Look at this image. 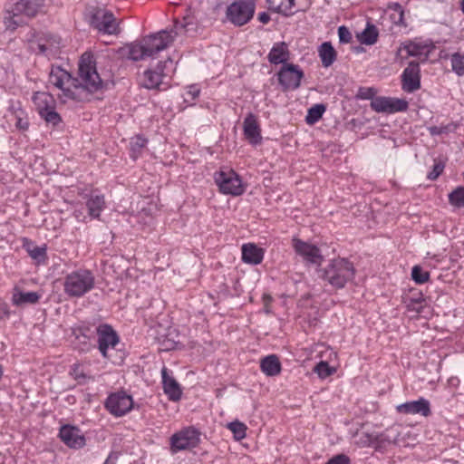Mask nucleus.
<instances>
[{
  "label": "nucleus",
  "instance_id": "nucleus-51",
  "mask_svg": "<svg viewBox=\"0 0 464 464\" xmlns=\"http://www.w3.org/2000/svg\"><path fill=\"white\" fill-rule=\"evenodd\" d=\"M286 16L292 15L297 12V8H295V0H286Z\"/></svg>",
  "mask_w": 464,
  "mask_h": 464
},
{
  "label": "nucleus",
  "instance_id": "nucleus-17",
  "mask_svg": "<svg viewBox=\"0 0 464 464\" xmlns=\"http://www.w3.org/2000/svg\"><path fill=\"white\" fill-rule=\"evenodd\" d=\"M401 89L412 93L420 89V69L417 62L411 61L401 74Z\"/></svg>",
  "mask_w": 464,
  "mask_h": 464
},
{
  "label": "nucleus",
  "instance_id": "nucleus-44",
  "mask_svg": "<svg viewBox=\"0 0 464 464\" xmlns=\"http://www.w3.org/2000/svg\"><path fill=\"white\" fill-rule=\"evenodd\" d=\"M15 127L21 130H27L29 128V121L26 117L24 116V111H19L15 112Z\"/></svg>",
  "mask_w": 464,
  "mask_h": 464
},
{
  "label": "nucleus",
  "instance_id": "nucleus-34",
  "mask_svg": "<svg viewBox=\"0 0 464 464\" xmlns=\"http://www.w3.org/2000/svg\"><path fill=\"white\" fill-rule=\"evenodd\" d=\"M325 111V106L324 104H315L312 106L305 116V121L307 124H314L323 116Z\"/></svg>",
  "mask_w": 464,
  "mask_h": 464
},
{
  "label": "nucleus",
  "instance_id": "nucleus-53",
  "mask_svg": "<svg viewBox=\"0 0 464 464\" xmlns=\"http://www.w3.org/2000/svg\"><path fill=\"white\" fill-rule=\"evenodd\" d=\"M10 314V311L7 304L3 301H0V318L8 317Z\"/></svg>",
  "mask_w": 464,
  "mask_h": 464
},
{
  "label": "nucleus",
  "instance_id": "nucleus-15",
  "mask_svg": "<svg viewBox=\"0 0 464 464\" xmlns=\"http://www.w3.org/2000/svg\"><path fill=\"white\" fill-rule=\"evenodd\" d=\"M105 407L112 415L121 417L132 409L133 400L124 392H115L107 398Z\"/></svg>",
  "mask_w": 464,
  "mask_h": 464
},
{
  "label": "nucleus",
  "instance_id": "nucleus-43",
  "mask_svg": "<svg viewBox=\"0 0 464 464\" xmlns=\"http://www.w3.org/2000/svg\"><path fill=\"white\" fill-rule=\"evenodd\" d=\"M390 8L393 10L392 18L396 24H402L404 18V11L402 6L398 3H393L390 5Z\"/></svg>",
  "mask_w": 464,
  "mask_h": 464
},
{
  "label": "nucleus",
  "instance_id": "nucleus-21",
  "mask_svg": "<svg viewBox=\"0 0 464 464\" xmlns=\"http://www.w3.org/2000/svg\"><path fill=\"white\" fill-rule=\"evenodd\" d=\"M243 131L250 144L256 146L262 142L261 129L256 116L252 112L248 113L244 120Z\"/></svg>",
  "mask_w": 464,
  "mask_h": 464
},
{
  "label": "nucleus",
  "instance_id": "nucleus-18",
  "mask_svg": "<svg viewBox=\"0 0 464 464\" xmlns=\"http://www.w3.org/2000/svg\"><path fill=\"white\" fill-rule=\"evenodd\" d=\"M430 50L428 44L407 41L399 47L397 56L401 60L412 56L417 57L420 62H425L429 58Z\"/></svg>",
  "mask_w": 464,
  "mask_h": 464
},
{
  "label": "nucleus",
  "instance_id": "nucleus-12",
  "mask_svg": "<svg viewBox=\"0 0 464 464\" xmlns=\"http://www.w3.org/2000/svg\"><path fill=\"white\" fill-rule=\"evenodd\" d=\"M276 75L282 90L288 92L295 91L300 87L304 73L299 65L285 63L280 68Z\"/></svg>",
  "mask_w": 464,
  "mask_h": 464
},
{
  "label": "nucleus",
  "instance_id": "nucleus-20",
  "mask_svg": "<svg viewBox=\"0 0 464 464\" xmlns=\"http://www.w3.org/2000/svg\"><path fill=\"white\" fill-rule=\"evenodd\" d=\"M61 440L69 448L81 449L85 445V438L75 426L63 425L59 431Z\"/></svg>",
  "mask_w": 464,
  "mask_h": 464
},
{
  "label": "nucleus",
  "instance_id": "nucleus-19",
  "mask_svg": "<svg viewBox=\"0 0 464 464\" xmlns=\"http://www.w3.org/2000/svg\"><path fill=\"white\" fill-rule=\"evenodd\" d=\"M398 413L406 415L419 414L423 417H428L431 414L430 401L420 397L417 401H410L396 406Z\"/></svg>",
  "mask_w": 464,
  "mask_h": 464
},
{
  "label": "nucleus",
  "instance_id": "nucleus-45",
  "mask_svg": "<svg viewBox=\"0 0 464 464\" xmlns=\"http://www.w3.org/2000/svg\"><path fill=\"white\" fill-rule=\"evenodd\" d=\"M445 165L441 161H435L432 170L428 173L427 178L430 180H435L439 178V176L443 172Z\"/></svg>",
  "mask_w": 464,
  "mask_h": 464
},
{
  "label": "nucleus",
  "instance_id": "nucleus-22",
  "mask_svg": "<svg viewBox=\"0 0 464 464\" xmlns=\"http://www.w3.org/2000/svg\"><path fill=\"white\" fill-rule=\"evenodd\" d=\"M162 386L169 401H178L182 395V390L175 378L169 374L166 366L161 369Z\"/></svg>",
  "mask_w": 464,
  "mask_h": 464
},
{
  "label": "nucleus",
  "instance_id": "nucleus-38",
  "mask_svg": "<svg viewBox=\"0 0 464 464\" xmlns=\"http://www.w3.org/2000/svg\"><path fill=\"white\" fill-rule=\"evenodd\" d=\"M39 115L47 123H50L53 126H57L62 121V118L60 114L56 112L55 108L41 111Z\"/></svg>",
  "mask_w": 464,
  "mask_h": 464
},
{
  "label": "nucleus",
  "instance_id": "nucleus-42",
  "mask_svg": "<svg viewBox=\"0 0 464 464\" xmlns=\"http://www.w3.org/2000/svg\"><path fill=\"white\" fill-rule=\"evenodd\" d=\"M268 9L286 15V0H266Z\"/></svg>",
  "mask_w": 464,
  "mask_h": 464
},
{
  "label": "nucleus",
  "instance_id": "nucleus-49",
  "mask_svg": "<svg viewBox=\"0 0 464 464\" xmlns=\"http://www.w3.org/2000/svg\"><path fill=\"white\" fill-rule=\"evenodd\" d=\"M350 459L344 454H338L331 458L325 464H350Z\"/></svg>",
  "mask_w": 464,
  "mask_h": 464
},
{
  "label": "nucleus",
  "instance_id": "nucleus-9",
  "mask_svg": "<svg viewBox=\"0 0 464 464\" xmlns=\"http://www.w3.org/2000/svg\"><path fill=\"white\" fill-rule=\"evenodd\" d=\"M255 9V0H235L227 8V18L233 24L242 26L253 18Z\"/></svg>",
  "mask_w": 464,
  "mask_h": 464
},
{
  "label": "nucleus",
  "instance_id": "nucleus-50",
  "mask_svg": "<svg viewBox=\"0 0 464 464\" xmlns=\"http://www.w3.org/2000/svg\"><path fill=\"white\" fill-rule=\"evenodd\" d=\"M440 135L448 134L450 132L455 131V130L457 129V124L454 122H450L446 125H440Z\"/></svg>",
  "mask_w": 464,
  "mask_h": 464
},
{
  "label": "nucleus",
  "instance_id": "nucleus-2",
  "mask_svg": "<svg viewBox=\"0 0 464 464\" xmlns=\"http://www.w3.org/2000/svg\"><path fill=\"white\" fill-rule=\"evenodd\" d=\"M182 23H176L174 29L162 30L141 38L140 41L129 44L121 49V53L129 60L140 61L149 58L155 59L158 53L167 49L183 28Z\"/></svg>",
  "mask_w": 464,
  "mask_h": 464
},
{
  "label": "nucleus",
  "instance_id": "nucleus-10",
  "mask_svg": "<svg viewBox=\"0 0 464 464\" xmlns=\"http://www.w3.org/2000/svg\"><path fill=\"white\" fill-rule=\"evenodd\" d=\"M200 441V433L194 427H187L175 432L169 439L172 454L196 448Z\"/></svg>",
  "mask_w": 464,
  "mask_h": 464
},
{
  "label": "nucleus",
  "instance_id": "nucleus-5",
  "mask_svg": "<svg viewBox=\"0 0 464 464\" xmlns=\"http://www.w3.org/2000/svg\"><path fill=\"white\" fill-rule=\"evenodd\" d=\"M63 286L67 296L80 298L94 288L95 276L91 270L79 268L64 276Z\"/></svg>",
  "mask_w": 464,
  "mask_h": 464
},
{
  "label": "nucleus",
  "instance_id": "nucleus-14",
  "mask_svg": "<svg viewBox=\"0 0 464 464\" xmlns=\"http://www.w3.org/2000/svg\"><path fill=\"white\" fill-rule=\"evenodd\" d=\"M371 108L376 112H404L409 109V102L401 98L378 96L372 100Z\"/></svg>",
  "mask_w": 464,
  "mask_h": 464
},
{
  "label": "nucleus",
  "instance_id": "nucleus-58",
  "mask_svg": "<svg viewBox=\"0 0 464 464\" xmlns=\"http://www.w3.org/2000/svg\"><path fill=\"white\" fill-rule=\"evenodd\" d=\"M460 7H461V11L464 13V0H461Z\"/></svg>",
  "mask_w": 464,
  "mask_h": 464
},
{
  "label": "nucleus",
  "instance_id": "nucleus-35",
  "mask_svg": "<svg viewBox=\"0 0 464 464\" xmlns=\"http://www.w3.org/2000/svg\"><path fill=\"white\" fill-rule=\"evenodd\" d=\"M227 429L233 433L236 440H241L246 436L247 427L245 423L235 420L227 424Z\"/></svg>",
  "mask_w": 464,
  "mask_h": 464
},
{
  "label": "nucleus",
  "instance_id": "nucleus-36",
  "mask_svg": "<svg viewBox=\"0 0 464 464\" xmlns=\"http://www.w3.org/2000/svg\"><path fill=\"white\" fill-rule=\"evenodd\" d=\"M449 202L455 208H464V187H458L449 194Z\"/></svg>",
  "mask_w": 464,
  "mask_h": 464
},
{
  "label": "nucleus",
  "instance_id": "nucleus-32",
  "mask_svg": "<svg viewBox=\"0 0 464 464\" xmlns=\"http://www.w3.org/2000/svg\"><path fill=\"white\" fill-rule=\"evenodd\" d=\"M379 30L372 23L368 22L364 30L357 34L358 41L366 45H372L378 41Z\"/></svg>",
  "mask_w": 464,
  "mask_h": 464
},
{
  "label": "nucleus",
  "instance_id": "nucleus-47",
  "mask_svg": "<svg viewBox=\"0 0 464 464\" xmlns=\"http://www.w3.org/2000/svg\"><path fill=\"white\" fill-rule=\"evenodd\" d=\"M200 89L197 85H190L188 86V90L186 91V102H194L197 100V98L199 96Z\"/></svg>",
  "mask_w": 464,
  "mask_h": 464
},
{
  "label": "nucleus",
  "instance_id": "nucleus-40",
  "mask_svg": "<svg viewBox=\"0 0 464 464\" xmlns=\"http://www.w3.org/2000/svg\"><path fill=\"white\" fill-rule=\"evenodd\" d=\"M314 371L320 378L324 379L332 375L335 372V369L331 367L328 362L321 361L315 365Z\"/></svg>",
  "mask_w": 464,
  "mask_h": 464
},
{
  "label": "nucleus",
  "instance_id": "nucleus-25",
  "mask_svg": "<svg viewBox=\"0 0 464 464\" xmlns=\"http://www.w3.org/2000/svg\"><path fill=\"white\" fill-rule=\"evenodd\" d=\"M290 58V52L288 45L285 42H278L274 44L271 48L267 59L272 64H285Z\"/></svg>",
  "mask_w": 464,
  "mask_h": 464
},
{
  "label": "nucleus",
  "instance_id": "nucleus-29",
  "mask_svg": "<svg viewBox=\"0 0 464 464\" xmlns=\"http://www.w3.org/2000/svg\"><path fill=\"white\" fill-rule=\"evenodd\" d=\"M33 102L38 113L55 108V100L53 95L45 92H36L33 96Z\"/></svg>",
  "mask_w": 464,
  "mask_h": 464
},
{
  "label": "nucleus",
  "instance_id": "nucleus-57",
  "mask_svg": "<svg viewBox=\"0 0 464 464\" xmlns=\"http://www.w3.org/2000/svg\"><path fill=\"white\" fill-rule=\"evenodd\" d=\"M440 126H430L429 128V131L430 135L432 136H439L440 135Z\"/></svg>",
  "mask_w": 464,
  "mask_h": 464
},
{
  "label": "nucleus",
  "instance_id": "nucleus-54",
  "mask_svg": "<svg viewBox=\"0 0 464 464\" xmlns=\"http://www.w3.org/2000/svg\"><path fill=\"white\" fill-rule=\"evenodd\" d=\"M360 93V97L362 99H371L374 95L375 92L372 88H368L365 90V92L361 91Z\"/></svg>",
  "mask_w": 464,
  "mask_h": 464
},
{
  "label": "nucleus",
  "instance_id": "nucleus-55",
  "mask_svg": "<svg viewBox=\"0 0 464 464\" xmlns=\"http://www.w3.org/2000/svg\"><path fill=\"white\" fill-rule=\"evenodd\" d=\"M257 19L262 24H267L270 21V15L267 13H266V12H262V13L258 14Z\"/></svg>",
  "mask_w": 464,
  "mask_h": 464
},
{
  "label": "nucleus",
  "instance_id": "nucleus-24",
  "mask_svg": "<svg viewBox=\"0 0 464 464\" xmlns=\"http://www.w3.org/2000/svg\"><path fill=\"white\" fill-rule=\"evenodd\" d=\"M23 248L27 252L29 256L34 261L36 265L45 264L47 257V247L45 245L38 246L28 238H24Z\"/></svg>",
  "mask_w": 464,
  "mask_h": 464
},
{
  "label": "nucleus",
  "instance_id": "nucleus-8",
  "mask_svg": "<svg viewBox=\"0 0 464 464\" xmlns=\"http://www.w3.org/2000/svg\"><path fill=\"white\" fill-rule=\"evenodd\" d=\"M44 0H19L8 12L10 16L5 17V24L13 29L24 23L22 15L27 17L34 16L43 5Z\"/></svg>",
  "mask_w": 464,
  "mask_h": 464
},
{
  "label": "nucleus",
  "instance_id": "nucleus-13",
  "mask_svg": "<svg viewBox=\"0 0 464 464\" xmlns=\"http://www.w3.org/2000/svg\"><path fill=\"white\" fill-rule=\"evenodd\" d=\"M292 246L295 254L299 256L306 265L320 266L324 261L322 252L315 245L294 237L292 239Z\"/></svg>",
  "mask_w": 464,
  "mask_h": 464
},
{
  "label": "nucleus",
  "instance_id": "nucleus-7",
  "mask_svg": "<svg viewBox=\"0 0 464 464\" xmlns=\"http://www.w3.org/2000/svg\"><path fill=\"white\" fill-rule=\"evenodd\" d=\"M214 180L222 194L240 196L245 191L241 178L231 169L221 168L215 172Z\"/></svg>",
  "mask_w": 464,
  "mask_h": 464
},
{
  "label": "nucleus",
  "instance_id": "nucleus-11",
  "mask_svg": "<svg viewBox=\"0 0 464 464\" xmlns=\"http://www.w3.org/2000/svg\"><path fill=\"white\" fill-rule=\"evenodd\" d=\"M91 25L100 34L117 35L121 33L120 23L112 12L99 8L91 16Z\"/></svg>",
  "mask_w": 464,
  "mask_h": 464
},
{
  "label": "nucleus",
  "instance_id": "nucleus-6",
  "mask_svg": "<svg viewBox=\"0 0 464 464\" xmlns=\"http://www.w3.org/2000/svg\"><path fill=\"white\" fill-rule=\"evenodd\" d=\"M170 58L160 61L154 67L145 70L140 76V84L148 90L166 91L170 87V83L166 81L169 74V67L172 66Z\"/></svg>",
  "mask_w": 464,
  "mask_h": 464
},
{
  "label": "nucleus",
  "instance_id": "nucleus-41",
  "mask_svg": "<svg viewBox=\"0 0 464 464\" xmlns=\"http://www.w3.org/2000/svg\"><path fill=\"white\" fill-rule=\"evenodd\" d=\"M411 277L417 284H424L430 278V273L424 271L420 266H415L411 270Z\"/></svg>",
  "mask_w": 464,
  "mask_h": 464
},
{
  "label": "nucleus",
  "instance_id": "nucleus-39",
  "mask_svg": "<svg viewBox=\"0 0 464 464\" xmlns=\"http://www.w3.org/2000/svg\"><path fill=\"white\" fill-rule=\"evenodd\" d=\"M148 140L142 136H136L130 141L131 157L137 158L141 150L147 145Z\"/></svg>",
  "mask_w": 464,
  "mask_h": 464
},
{
  "label": "nucleus",
  "instance_id": "nucleus-31",
  "mask_svg": "<svg viewBox=\"0 0 464 464\" xmlns=\"http://www.w3.org/2000/svg\"><path fill=\"white\" fill-rule=\"evenodd\" d=\"M319 56L324 67L331 66L336 60V52L330 42L323 43L318 49Z\"/></svg>",
  "mask_w": 464,
  "mask_h": 464
},
{
  "label": "nucleus",
  "instance_id": "nucleus-30",
  "mask_svg": "<svg viewBox=\"0 0 464 464\" xmlns=\"http://www.w3.org/2000/svg\"><path fill=\"white\" fill-rule=\"evenodd\" d=\"M76 340L78 341V349L82 352H88L92 348V333L89 327L81 326L73 330Z\"/></svg>",
  "mask_w": 464,
  "mask_h": 464
},
{
  "label": "nucleus",
  "instance_id": "nucleus-48",
  "mask_svg": "<svg viewBox=\"0 0 464 464\" xmlns=\"http://www.w3.org/2000/svg\"><path fill=\"white\" fill-rule=\"evenodd\" d=\"M70 375L81 382L82 380H85L86 379V375L83 373L82 372V369L81 367L80 364H73L72 367H71V370H70Z\"/></svg>",
  "mask_w": 464,
  "mask_h": 464
},
{
  "label": "nucleus",
  "instance_id": "nucleus-33",
  "mask_svg": "<svg viewBox=\"0 0 464 464\" xmlns=\"http://www.w3.org/2000/svg\"><path fill=\"white\" fill-rule=\"evenodd\" d=\"M406 307L409 311L421 313L424 308L425 299L420 292H413L412 296L405 298Z\"/></svg>",
  "mask_w": 464,
  "mask_h": 464
},
{
  "label": "nucleus",
  "instance_id": "nucleus-37",
  "mask_svg": "<svg viewBox=\"0 0 464 464\" xmlns=\"http://www.w3.org/2000/svg\"><path fill=\"white\" fill-rule=\"evenodd\" d=\"M452 71L458 76L464 75V54L454 53L450 57Z\"/></svg>",
  "mask_w": 464,
  "mask_h": 464
},
{
  "label": "nucleus",
  "instance_id": "nucleus-59",
  "mask_svg": "<svg viewBox=\"0 0 464 464\" xmlns=\"http://www.w3.org/2000/svg\"><path fill=\"white\" fill-rule=\"evenodd\" d=\"M2 375H3V367L0 365V379L2 378Z\"/></svg>",
  "mask_w": 464,
  "mask_h": 464
},
{
  "label": "nucleus",
  "instance_id": "nucleus-56",
  "mask_svg": "<svg viewBox=\"0 0 464 464\" xmlns=\"http://www.w3.org/2000/svg\"><path fill=\"white\" fill-rule=\"evenodd\" d=\"M117 461V455L113 452H111L108 458L106 459L105 462L103 464H116Z\"/></svg>",
  "mask_w": 464,
  "mask_h": 464
},
{
  "label": "nucleus",
  "instance_id": "nucleus-3",
  "mask_svg": "<svg viewBox=\"0 0 464 464\" xmlns=\"http://www.w3.org/2000/svg\"><path fill=\"white\" fill-rule=\"evenodd\" d=\"M98 350L102 356L115 365L123 363L126 353L118 346L121 339L117 332L110 324H101L96 329Z\"/></svg>",
  "mask_w": 464,
  "mask_h": 464
},
{
  "label": "nucleus",
  "instance_id": "nucleus-16",
  "mask_svg": "<svg viewBox=\"0 0 464 464\" xmlns=\"http://www.w3.org/2000/svg\"><path fill=\"white\" fill-rule=\"evenodd\" d=\"M60 47L61 38L50 34H43L36 42L31 44L34 52L45 55L48 58L56 57L59 54Z\"/></svg>",
  "mask_w": 464,
  "mask_h": 464
},
{
  "label": "nucleus",
  "instance_id": "nucleus-4",
  "mask_svg": "<svg viewBox=\"0 0 464 464\" xmlns=\"http://www.w3.org/2000/svg\"><path fill=\"white\" fill-rule=\"evenodd\" d=\"M355 267L347 258H334L320 270V277L334 289H343L353 280Z\"/></svg>",
  "mask_w": 464,
  "mask_h": 464
},
{
  "label": "nucleus",
  "instance_id": "nucleus-52",
  "mask_svg": "<svg viewBox=\"0 0 464 464\" xmlns=\"http://www.w3.org/2000/svg\"><path fill=\"white\" fill-rule=\"evenodd\" d=\"M73 217L79 222H86L87 217L84 215L83 208L81 207L80 208H75L73 211Z\"/></svg>",
  "mask_w": 464,
  "mask_h": 464
},
{
  "label": "nucleus",
  "instance_id": "nucleus-28",
  "mask_svg": "<svg viewBox=\"0 0 464 464\" xmlns=\"http://www.w3.org/2000/svg\"><path fill=\"white\" fill-rule=\"evenodd\" d=\"M260 369L266 376H276L281 372V362L276 355H267L261 360Z\"/></svg>",
  "mask_w": 464,
  "mask_h": 464
},
{
  "label": "nucleus",
  "instance_id": "nucleus-1",
  "mask_svg": "<svg viewBox=\"0 0 464 464\" xmlns=\"http://www.w3.org/2000/svg\"><path fill=\"white\" fill-rule=\"evenodd\" d=\"M49 83L62 92L58 94V98L63 102L69 100L81 101L84 91L95 92L103 85L96 69L94 57L92 53H87L82 55L79 63V78H73L60 66H52Z\"/></svg>",
  "mask_w": 464,
  "mask_h": 464
},
{
  "label": "nucleus",
  "instance_id": "nucleus-26",
  "mask_svg": "<svg viewBox=\"0 0 464 464\" xmlns=\"http://www.w3.org/2000/svg\"><path fill=\"white\" fill-rule=\"evenodd\" d=\"M41 295L37 292H24L19 287H14L12 294V304L15 306L34 304L39 302Z\"/></svg>",
  "mask_w": 464,
  "mask_h": 464
},
{
  "label": "nucleus",
  "instance_id": "nucleus-23",
  "mask_svg": "<svg viewBox=\"0 0 464 464\" xmlns=\"http://www.w3.org/2000/svg\"><path fill=\"white\" fill-rule=\"evenodd\" d=\"M106 202L104 195L92 190L86 198V207L90 218L99 219L102 212L105 208Z\"/></svg>",
  "mask_w": 464,
  "mask_h": 464
},
{
  "label": "nucleus",
  "instance_id": "nucleus-27",
  "mask_svg": "<svg viewBox=\"0 0 464 464\" xmlns=\"http://www.w3.org/2000/svg\"><path fill=\"white\" fill-rule=\"evenodd\" d=\"M264 259V250L256 245L248 243L242 246V260L250 265H258Z\"/></svg>",
  "mask_w": 464,
  "mask_h": 464
},
{
  "label": "nucleus",
  "instance_id": "nucleus-46",
  "mask_svg": "<svg viewBox=\"0 0 464 464\" xmlns=\"http://www.w3.org/2000/svg\"><path fill=\"white\" fill-rule=\"evenodd\" d=\"M338 36L341 44H348L353 39L350 30L344 25L339 26Z\"/></svg>",
  "mask_w": 464,
  "mask_h": 464
}]
</instances>
